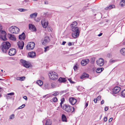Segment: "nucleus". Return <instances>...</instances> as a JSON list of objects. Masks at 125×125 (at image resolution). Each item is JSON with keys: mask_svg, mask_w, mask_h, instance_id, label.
Masks as SVG:
<instances>
[{"mask_svg": "<svg viewBox=\"0 0 125 125\" xmlns=\"http://www.w3.org/2000/svg\"><path fill=\"white\" fill-rule=\"evenodd\" d=\"M89 76V75L85 73H84L80 77L81 79H82L85 77H88Z\"/></svg>", "mask_w": 125, "mask_h": 125, "instance_id": "nucleus-23", "label": "nucleus"}, {"mask_svg": "<svg viewBox=\"0 0 125 125\" xmlns=\"http://www.w3.org/2000/svg\"><path fill=\"white\" fill-rule=\"evenodd\" d=\"M49 75L50 79L53 80L57 79L58 78L57 73L54 72L50 71Z\"/></svg>", "mask_w": 125, "mask_h": 125, "instance_id": "nucleus-3", "label": "nucleus"}, {"mask_svg": "<svg viewBox=\"0 0 125 125\" xmlns=\"http://www.w3.org/2000/svg\"><path fill=\"white\" fill-rule=\"evenodd\" d=\"M52 28L51 27H49L48 28V30L50 32L52 31Z\"/></svg>", "mask_w": 125, "mask_h": 125, "instance_id": "nucleus-47", "label": "nucleus"}, {"mask_svg": "<svg viewBox=\"0 0 125 125\" xmlns=\"http://www.w3.org/2000/svg\"><path fill=\"white\" fill-rule=\"evenodd\" d=\"M8 36L9 38L11 40L15 41L16 39L13 35L10 34H8Z\"/></svg>", "mask_w": 125, "mask_h": 125, "instance_id": "nucleus-16", "label": "nucleus"}, {"mask_svg": "<svg viewBox=\"0 0 125 125\" xmlns=\"http://www.w3.org/2000/svg\"><path fill=\"white\" fill-rule=\"evenodd\" d=\"M29 29L32 31H36V28L35 26L32 24H29Z\"/></svg>", "mask_w": 125, "mask_h": 125, "instance_id": "nucleus-15", "label": "nucleus"}, {"mask_svg": "<svg viewBox=\"0 0 125 125\" xmlns=\"http://www.w3.org/2000/svg\"><path fill=\"white\" fill-rule=\"evenodd\" d=\"M51 86L52 88H54L55 86V85L54 83H52L51 84Z\"/></svg>", "mask_w": 125, "mask_h": 125, "instance_id": "nucleus-45", "label": "nucleus"}, {"mask_svg": "<svg viewBox=\"0 0 125 125\" xmlns=\"http://www.w3.org/2000/svg\"><path fill=\"white\" fill-rule=\"evenodd\" d=\"M10 44L8 42H4L2 44V49L3 51L4 49H8L10 47Z\"/></svg>", "mask_w": 125, "mask_h": 125, "instance_id": "nucleus-4", "label": "nucleus"}, {"mask_svg": "<svg viewBox=\"0 0 125 125\" xmlns=\"http://www.w3.org/2000/svg\"><path fill=\"white\" fill-rule=\"evenodd\" d=\"M61 102L60 103V105L61 107H62V104L65 101V99H64V98H62L61 99Z\"/></svg>", "mask_w": 125, "mask_h": 125, "instance_id": "nucleus-34", "label": "nucleus"}, {"mask_svg": "<svg viewBox=\"0 0 125 125\" xmlns=\"http://www.w3.org/2000/svg\"><path fill=\"white\" fill-rule=\"evenodd\" d=\"M14 31H15L16 32L15 33L17 34L20 31V29H19L16 26H15L14 27Z\"/></svg>", "mask_w": 125, "mask_h": 125, "instance_id": "nucleus-32", "label": "nucleus"}, {"mask_svg": "<svg viewBox=\"0 0 125 125\" xmlns=\"http://www.w3.org/2000/svg\"><path fill=\"white\" fill-rule=\"evenodd\" d=\"M14 93L13 92H12L9 93H8L7 94V95H14Z\"/></svg>", "mask_w": 125, "mask_h": 125, "instance_id": "nucleus-44", "label": "nucleus"}, {"mask_svg": "<svg viewBox=\"0 0 125 125\" xmlns=\"http://www.w3.org/2000/svg\"><path fill=\"white\" fill-rule=\"evenodd\" d=\"M34 20L36 22H39L40 20V18L39 17H38L37 18H35L34 19Z\"/></svg>", "mask_w": 125, "mask_h": 125, "instance_id": "nucleus-37", "label": "nucleus"}, {"mask_svg": "<svg viewBox=\"0 0 125 125\" xmlns=\"http://www.w3.org/2000/svg\"><path fill=\"white\" fill-rule=\"evenodd\" d=\"M18 10L20 12H22L26 11L28 10L27 9H24L23 8H20L18 9Z\"/></svg>", "mask_w": 125, "mask_h": 125, "instance_id": "nucleus-33", "label": "nucleus"}, {"mask_svg": "<svg viewBox=\"0 0 125 125\" xmlns=\"http://www.w3.org/2000/svg\"><path fill=\"white\" fill-rule=\"evenodd\" d=\"M23 98L25 99L26 100L27 99V98L26 96H24L23 97Z\"/></svg>", "mask_w": 125, "mask_h": 125, "instance_id": "nucleus-51", "label": "nucleus"}, {"mask_svg": "<svg viewBox=\"0 0 125 125\" xmlns=\"http://www.w3.org/2000/svg\"><path fill=\"white\" fill-rule=\"evenodd\" d=\"M69 100L70 103L73 105L77 101V100L73 98H70Z\"/></svg>", "mask_w": 125, "mask_h": 125, "instance_id": "nucleus-14", "label": "nucleus"}, {"mask_svg": "<svg viewBox=\"0 0 125 125\" xmlns=\"http://www.w3.org/2000/svg\"><path fill=\"white\" fill-rule=\"evenodd\" d=\"M113 118H111L109 120V122H111L113 120Z\"/></svg>", "mask_w": 125, "mask_h": 125, "instance_id": "nucleus-55", "label": "nucleus"}, {"mask_svg": "<svg viewBox=\"0 0 125 125\" xmlns=\"http://www.w3.org/2000/svg\"><path fill=\"white\" fill-rule=\"evenodd\" d=\"M25 106V105L24 104H23L21 106H20L18 108V109H21L24 107Z\"/></svg>", "mask_w": 125, "mask_h": 125, "instance_id": "nucleus-41", "label": "nucleus"}, {"mask_svg": "<svg viewBox=\"0 0 125 125\" xmlns=\"http://www.w3.org/2000/svg\"><path fill=\"white\" fill-rule=\"evenodd\" d=\"M68 80L71 83H73V82L72 81V80L71 79H68Z\"/></svg>", "mask_w": 125, "mask_h": 125, "instance_id": "nucleus-53", "label": "nucleus"}, {"mask_svg": "<svg viewBox=\"0 0 125 125\" xmlns=\"http://www.w3.org/2000/svg\"><path fill=\"white\" fill-rule=\"evenodd\" d=\"M36 83L40 86H42L43 84V82L42 81L40 80L37 81Z\"/></svg>", "mask_w": 125, "mask_h": 125, "instance_id": "nucleus-29", "label": "nucleus"}, {"mask_svg": "<svg viewBox=\"0 0 125 125\" xmlns=\"http://www.w3.org/2000/svg\"><path fill=\"white\" fill-rule=\"evenodd\" d=\"M37 14H38L37 13L35 12L30 14V17L31 18H34L35 19L37 17Z\"/></svg>", "mask_w": 125, "mask_h": 125, "instance_id": "nucleus-19", "label": "nucleus"}, {"mask_svg": "<svg viewBox=\"0 0 125 125\" xmlns=\"http://www.w3.org/2000/svg\"><path fill=\"white\" fill-rule=\"evenodd\" d=\"M6 33L4 31L0 29V39L3 41L6 40Z\"/></svg>", "mask_w": 125, "mask_h": 125, "instance_id": "nucleus-5", "label": "nucleus"}, {"mask_svg": "<svg viewBox=\"0 0 125 125\" xmlns=\"http://www.w3.org/2000/svg\"><path fill=\"white\" fill-rule=\"evenodd\" d=\"M17 45L19 48L22 49H23L24 45V42L23 41H21L17 42Z\"/></svg>", "mask_w": 125, "mask_h": 125, "instance_id": "nucleus-13", "label": "nucleus"}, {"mask_svg": "<svg viewBox=\"0 0 125 125\" xmlns=\"http://www.w3.org/2000/svg\"><path fill=\"white\" fill-rule=\"evenodd\" d=\"M105 9L106 10H108L109 9H109V6L108 7H106L105 8Z\"/></svg>", "mask_w": 125, "mask_h": 125, "instance_id": "nucleus-60", "label": "nucleus"}, {"mask_svg": "<svg viewBox=\"0 0 125 125\" xmlns=\"http://www.w3.org/2000/svg\"><path fill=\"white\" fill-rule=\"evenodd\" d=\"M44 52H45L49 50V47L48 46H47L46 47L44 48Z\"/></svg>", "mask_w": 125, "mask_h": 125, "instance_id": "nucleus-42", "label": "nucleus"}, {"mask_svg": "<svg viewBox=\"0 0 125 125\" xmlns=\"http://www.w3.org/2000/svg\"><path fill=\"white\" fill-rule=\"evenodd\" d=\"M15 27V26H12L9 28V31L10 32L15 33L16 32L15 31H14Z\"/></svg>", "mask_w": 125, "mask_h": 125, "instance_id": "nucleus-20", "label": "nucleus"}, {"mask_svg": "<svg viewBox=\"0 0 125 125\" xmlns=\"http://www.w3.org/2000/svg\"><path fill=\"white\" fill-rule=\"evenodd\" d=\"M59 94V92H55L52 95L54 96H56L58 95Z\"/></svg>", "mask_w": 125, "mask_h": 125, "instance_id": "nucleus-36", "label": "nucleus"}, {"mask_svg": "<svg viewBox=\"0 0 125 125\" xmlns=\"http://www.w3.org/2000/svg\"><path fill=\"white\" fill-rule=\"evenodd\" d=\"M19 37L20 40H24L25 38V33L23 32L21 35H19Z\"/></svg>", "mask_w": 125, "mask_h": 125, "instance_id": "nucleus-22", "label": "nucleus"}, {"mask_svg": "<svg viewBox=\"0 0 125 125\" xmlns=\"http://www.w3.org/2000/svg\"><path fill=\"white\" fill-rule=\"evenodd\" d=\"M121 88L119 87L116 86L113 89V93L115 94L118 93L120 91Z\"/></svg>", "mask_w": 125, "mask_h": 125, "instance_id": "nucleus-12", "label": "nucleus"}, {"mask_svg": "<svg viewBox=\"0 0 125 125\" xmlns=\"http://www.w3.org/2000/svg\"><path fill=\"white\" fill-rule=\"evenodd\" d=\"M20 62L22 63L23 66L27 68L30 67V64L25 61L22 59L20 60Z\"/></svg>", "mask_w": 125, "mask_h": 125, "instance_id": "nucleus-8", "label": "nucleus"}, {"mask_svg": "<svg viewBox=\"0 0 125 125\" xmlns=\"http://www.w3.org/2000/svg\"><path fill=\"white\" fill-rule=\"evenodd\" d=\"M28 55L30 57L34 58L35 57V52H32L29 53Z\"/></svg>", "mask_w": 125, "mask_h": 125, "instance_id": "nucleus-18", "label": "nucleus"}, {"mask_svg": "<svg viewBox=\"0 0 125 125\" xmlns=\"http://www.w3.org/2000/svg\"><path fill=\"white\" fill-rule=\"evenodd\" d=\"M25 77L24 76L20 77V81H22L24 80Z\"/></svg>", "mask_w": 125, "mask_h": 125, "instance_id": "nucleus-43", "label": "nucleus"}, {"mask_svg": "<svg viewBox=\"0 0 125 125\" xmlns=\"http://www.w3.org/2000/svg\"><path fill=\"white\" fill-rule=\"evenodd\" d=\"M119 5L123 7L125 6V0H121L120 3Z\"/></svg>", "mask_w": 125, "mask_h": 125, "instance_id": "nucleus-26", "label": "nucleus"}, {"mask_svg": "<svg viewBox=\"0 0 125 125\" xmlns=\"http://www.w3.org/2000/svg\"><path fill=\"white\" fill-rule=\"evenodd\" d=\"M89 62V60L88 59H85L83 60L81 62V64L82 66H85Z\"/></svg>", "mask_w": 125, "mask_h": 125, "instance_id": "nucleus-11", "label": "nucleus"}, {"mask_svg": "<svg viewBox=\"0 0 125 125\" xmlns=\"http://www.w3.org/2000/svg\"><path fill=\"white\" fill-rule=\"evenodd\" d=\"M44 86L45 89H49L50 88V84L48 83L44 84Z\"/></svg>", "mask_w": 125, "mask_h": 125, "instance_id": "nucleus-31", "label": "nucleus"}, {"mask_svg": "<svg viewBox=\"0 0 125 125\" xmlns=\"http://www.w3.org/2000/svg\"><path fill=\"white\" fill-rule=\"evenodd\" d=\"M104 102V100H102L101 102V104H103Z\"/></svg>", "mask_w": 125, "mask_h": 125, "instance_id": "nucleus-61", "label": "nucleus"}, {"mask_svg": "<svg viewBox=\"0 0 125 125\" xmlns=\"http://www.w3.org/2000/svg\"><path fill=\"white\" fill-rule=\"evenodd\" d=\"M66 43V42H63L62 43V45H64Z\"/></svg>", "mask_w": 125, "mask_h": 125, "instance_id": "nucleus-62", "label": "nucleus"}, {"mask_svg": "<svg viewBox=\"0 0 125 125\" xmlns=\"http://www.w3.org/2000/svg\"><path fill=\"white\" fill-rule=\"evenodd\" d=\"M63 109L66 111L69 112H73L74 110V108L69 105H65L63 106Z\"/></svg>", "mask_w": 125, "mask_h": 125, "instance_id": "nucleus-2", "label": "nucleus"}, {"mask_svg": "<svg viewBox=\"0 0 125 125\" xmlns=\"http://www.w3.org/2000/svg\"><path fill=\"white\" fill-rule=\"evenodd\" d=\"M15 117V115H14L12 114L11 115L10 117V119H13Z\"/></svg>", "mask_w": 125, "mask_h": 125, "instance_id": "nucleus-39", "label": "nucleus"}, {"mask_svg": "<svg viewBox=\"0 0 125 125\" xmlns=\"http://www.w3.org/2000/svg\"><path fill=\"white\" fill-rule=\"evenodd\" d=\"M121 94L123 97H125V89L121 93Z\"/></svg>", "mask_w": 125, "mask_h": 125, "instance_id": "nucleus-35", "label": "nucleus"}, {"mask_svg": "<svg viewBox=\"0 0 125 125\" xmlns=\"http://www.w3.org/2000/svg\"><path fill=\"white\" fill-rule=\"evenodd\" d=\"M108 110V108L107 107H105L104 108V110L106 111Z\"/></svg>", "mask_w": 125, "mask_h": 125, "instance_id": "nucleus-52", "label": "nucleus"}, {"mask_svg": "<svg viewBox=\"0 0 125 125\" xmlns=\"http://www.w3.org/2000/svg\"><path fill=\"white\" fill-rule=\"evenodd\" d=\"M104 69V68H98L96 69L95 71L97 73H100L102 72Z\"/></svg>", "mask_w": 125, "mask_h": 125, "instance_id": "nucleus-21", "label": "nucleus"}, {"mask_svg": "<svg viewBox=\"0 0 125 125\" xmlns=\"http://www.w3.org/2000/svg\"><path fill=\"white\" fill-rule=\"evenodd\" d=\"M48 95V94L44 95L42 96V98H45L46 97V96Z\"/></svg>", "mask_w": 125, "mask_h": 125, "instance_id": "nucleus-63", "label": "nucleus"}, {"mask_svg": "<svg viewBox=\"0 0 125 125\" xmlns=\"http://www.w3.org/2000/svg\"><path fill=\"white\" fill-rule=\"evenodd\" d=\"M115 61L114 60H111L110 61V62L111 63H113V62H114Z\"/></svg>", "mask_w": 125, "mask_h": 125, "instance_id": "nucleus-59", "label": "nucleus"}, {"mask_svg": "<svg viewBox=\"0 0 125 125\" xmlns=\"http://www.w3.org/2000/svg\"><path fill=\"white\" fill-rule=\"evenodd\" d=\"M58 81L60 82H65L66 81L65 78L62 77L60 78L59 79Z\"/></svg>", "mask_w": 125, "mask_h": 125, "instance_id": "nucleus-28", "label": "nucleus"}, {"mask_svg": "<svg viewBox=\"0 0 125 125\" xmlns=\"http://www.w3.org/2000/svg\"><path fill=\"white\" fill-rule=\"evenodd\" d=\"M52 123V121L49 119L46 120L45 125H51Z\"/></svg>", "mask_w": 125, "mask_h": 125, "instance_id": "nucleus-25", "label": "nucleus"}, {"mask_svg": "<svg viewBox=\"0 0 125 125\" xmlns=\"http://www.w3.org/2000/svg\"><path fill=\"white\" fill-rule=\"evenodd\" d=\"M50 41V39L48 36H46L45 37L44 39L43 42H42V44L45 45L46 43L49 42Z\"/></svg>", "mask_w": 125, "mask_h": 125, "instance_id": "nucleus-17", "label": "nucleus"}, {"mask_svg": "<svg viewBox=\"0 0 125 125\" xmlns=\"http://www.w3.org/2000/svg\"><path fill=\"white\" fill-rule=\"evenodd\" d=\"M98 100L96 99V100L94 99V102L95 103H97V102Z\"/></svg>", "mask_w": 125, "mask_h": 125, "instance_id": "nucleus-64", "label": "nucleus"}, {"mask_svg": "<svg viewBox=\"0 0 125 125\" xmlns=\"http://www.w3.org/2000/svg\"><path fill=\"white\" fill-rule=\"evenodd\" d=\"M96 63L98 66H102L104 63V60L102 58H99L96 61Z\"/></svg>", "mask_w": 125, "mask_h": 125, "instance_id": "nucleus-6", "label": "nucleus"}, {"mask_svg": "<svg viewBox=\"0 0 125 125\" xmlns=\"http://www.w3.org/2000/svg\"><path fill=\"white\" fill-rule=\"evenodd\" d=\"M41 23L42 26L44 28H46L48 26V23L47 21H45L44 19H42L41 21Z\"/></svg>", "mask_w": 125, "mask_h": 125, "instance_id": "nucleus-9", "label": "nucleus"}, {"mask_svg": "<svg viewBox=\"0 0 125 125\" xmlns=\"http://www.w3.org/2000/svg\"><path fill=\"white\" fill-rule=\"evenodd\" d=\"M115 7V5H110L109 6V9H111Z\"/></svg>", "mask_w": 125, "mask_h": 125, "instance_id": "nucleus-40", "label": "nucleus"}, {"mask_svg": "<svg viewBox=\"0 0 125 125\" xmlns=\"http://www.w3.org/2000/svg\"><path fill=\"white\" fill-rule=\"evenodd\" d=\"M68 44L69 46H71L72 45V43L71 42H69L68 43Z\"/></svg>", "mask_w": 125, "mask_h": 125, "instance_id": "nucleus-57", "label": "nucleus"}, {"mask_svg": "<svg viewBox=\"0 0 125 125\" xmlns=\"http://www.w3.org/2000/svg\"><path fill=\"white\" fill-rule=\"evenodd\" d=\"M101 98V96H98L96 99V100L98 101L100 100Z\"/></svg>", "mask_w": 125, "mask_h": 125, "instance_id": "nucleus-46", "label": "nucleus"}, {"mask_svg": "<svg viewBox=\"0 0 125 125\" xmlns=\"http://www.w3.org/2000/svg\"><path fill=\"white\" fill-rule=\"evenodd\" d=\"M52 99L53 101L54 102H56L58 100L57 98L55 97L53 98Z\"/></svg>", "mask_w": 125, "mask_h": 125, "instance_id": "nucleus-38", "label": "nucleus"}, {"mask_svg": "<svg viewBox=\"0 0 125 125\" xmlns=\"http://www.w3.org/2000/svg\"><path fill=\"white\" fill-rule=\"evenodd\" d=\"M104 121L106 122L107 120V117H105L104 118Z\"/></svg>", "mask_w": 125, "mask_h": 125, "instance_id": "nucleus-50", "label": "nucleus"}, {"mask_svg": "<svg viewBox=\"0 0 125 125\" xmlns=\"http://www.w3.org/2000/svg\"><path fill=\"white\" fill-rule=\"evenodd\" d=\"M120 53L123 55L125 56V48H122L120 51Z\"/></svg>", "mask_w": 125, "mask_h": 125, "instance_id": "nucleus-27", "label": "nucleus"}, {"mask_svg": "<svg viewBox=\"0 0 125 125\" xmlns=\"http://www.w3.org/2000/svg\"><path fill=\"white\" fill-rule=\"evenodd\" d=\"M72 30L73 31L72 35L73 38H76L79 36L80 31L78 27H73L72 28Z\"/></svg>", "mask_w": 125, "mask_h": 125, "instance_id": "nucleus-1", "label": "nucleus"}, {"mask_svg": "<svg viewBox=\"0 0 125 125\" xmlns=\"http://www.w3.org/2000/svg\"><path fill=\"white\" fill-rule=\"evenodd\" d=\"M88 105V103L87 102L86 103L85 105V107L86 108L87 107Z\"/></svg>", "mask_w": 125, "mask_h": 125, "instance_id": "nucleus-54", "label": "nucleus"}, {"mask_svg": "<svg viewBox=\"0 0 125 125\" xmlns=\"http://www.w3.org/2000/svg\"><path fill=\"white\" fill-rule=\"evenodd\" d=\"M16 52V50L14 48H11L10 49L9 52V54L10 56H13L14 55Z\"/></svg>", "mask_w": 125, "mask_h": 125, "instance_id": "nucleus-10", "label": "nucleus"}, {"mask_svg": "<svg viewBox=\"0 0 125 125\" xmlns=\"http://www.w3.org/2000/svg\"><path fill=\"white\" fill-rule=\"evenodd\" d=\"M77 24V23L76 21H74L72 22L71 24L70 25V27L71 28L75 27Z\"/></svg>", "mask_w": 125, "mask_h": 125, "instance_id": "nucleus-24", "label": "nucleus"}, {"mask_svg": "<svg viewBox=\"0 0 125 125\" xmlns=\"http://www.w3.org/2000/svg\"><path fill=\"white\" fill-rule=\"evenodd\" d=\"M16 80H20V77H17Z\"/></svg>", "mask_w": 125, "mask_h": 125, "instance_id": "nucleus-56", "label": "nucleus"}, {"mask_svg": "<svg viewBox=\"0 0 125 125\" xmlns=\"http://www.w3.org/2000/svg\"><path fill=\"white\" fill-rule=\"evenodd\" d=\"M35 45L34 43L33 42H31L28 43L26 46L27 49L28 50H31L33 49Z\"/></svg>", "mask_w": 125, "mask_h": 125, "instance_id": "nucleus-7", "label": "nucleus"}, {"mask_svg": "<svg viewBox=\"0 0 125 125\" xmlns=\"http://www.w3.org/2000/svg\"><path fill=\"white\" fill-rule=\"evenodd\" d=\"M62 120L63 122H67V119L66 116L63 114H62Z\"/></svg>", "mask_w": 125, "mask_h": 125, "instance_id": "nucleus-30", "label": "nucleus"}, {"mask_svg": "<svg viewBox=\"0 0 125 125\" xmlns=\"http://www.w3.org/2000/svg\"><path fill=\"white\" fill-rule=\"evenodd\" d=\"M111 54L110 53H108L107 54V56L108 57L110 58L111 56Z\"/></svg>", "mask_w": 125, "mask_h": 125, "instance_id": "nucleus-48", "label": "nucleus"}, {"mask_svg": "<svg viewBox=\"0 0 125 125\" xmlns=\"http://www.w3.org/2000/svg\"><path fill=\"white\" fill-rule=\"evenodd\" d=\"M103 34V33H100V34H99L98 36H102Z\"/></svg>", "mask_w": 125, "mask_h": 125, "instance_id": "nucleus-58", "label": "nucleus"}, {"mask_svg": "<svg viewBox=\"0 0 125 125\" xmlns=\"http://www.w3.org/2000/svg\"><path fill=\"white\" fill-rule=\"evenodd\" d=\"M77 68H78V67L76 66L75 65V66H74V70L75 71L77 69Z\"/></svg>", "mask_w": 125, "mask_h": 125, "instance_id": "nucleus-49", "label": "nucleus"}]
</instances>
